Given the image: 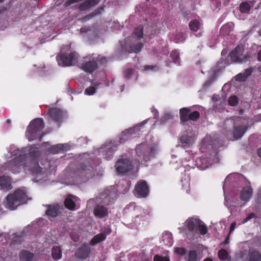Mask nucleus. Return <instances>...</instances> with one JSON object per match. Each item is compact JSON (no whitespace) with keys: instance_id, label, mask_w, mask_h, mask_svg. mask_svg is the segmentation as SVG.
Masks as SVG:
<instances>
[{"instance_id":"6ab92c4d","label":"nucleus","mask_w":261,"mask_h":261,"mask_svg":"<svg viewBox=\"0 0 261 261\" xmlns=\"http://www.w3.org/2000/svg\"><path fill=\"white\" fill-rule=\"evenodd\" d=\"M191 109L188 108H182L179 110V117L180 120V123L182 125H185V123L189 120V116Z\"/></svg>"},{"instance_id":"f257e3e1","label":"nucleus","mask_w":261,"mask_h":261,"mask_svg":"<svg viewBox=\"0 0 261 261\" xmlns=\"http://www.w3.org/2000/svg\"><path fill=\"white\" fill-rule=\"evenodd\" d=\"M13 154L16 157L6 163V169L13 173L19 172L22 168L32 174L41 173L42 168L38 163L41 152L37 145H31L29 148L17 149Z\"/></svg>"},{"instance_id":"774afa93","label":"nucleus","mask_w":261,"mask_h":261,"mask_svg":"<svg viewBox=\"0 0 261 261\" xmlns=\"http://www.w3.org/2000/svg\"><path fill=\"white\" fill-rule=\"evenodd\" d=\"M4 0H0V3H3Z\"/></svg>"},{"instance_id":"aec40b11","label":"nucleus","mask_w":261,"mask_h":261,"mask_svg":"<svg viewBox=\"0 0 261 261\" xmlns=\"http://www.w3.org/2000/svg\"><path fill=\"white\" fill-rule=\"evenodd\" d=\"M100 0H86L80 5L79 9L81 11H86L97 5Z\"/></svg>"},{"instance_id":"39448f33","label":"nucleus","mask_w":261,"mask_h":261,"mask_svg":"<svg viewBox=\"0 0 261 261\" xmlns=\"http://www.w3.org/2000/svg\"><path fill=\"white\" fill-rule=\"evenodd\" d=\"M136 155L145 162L150 160L155 154V148L153 146L143 142L137 145L135 148Z\"/></svg>"},{"instance_id":"9b49d317","label":"nucleus","mask_w":261,"mask_h":261,"mask_svg":"<svg viewBox=\"0 0 261 261\" xmlns=\"http://www.w3.org/2000/svg\"><path fill=\"white\" fill-rule=\"evenodd\" d=\"M164 27L163 22H153L150 24L147 23L145 26L144 35L150 37L156 34H159L161 30Z\"/></svg>"},{"instance_id":"4c0bfd02","label":"nucleus","mask_w":261,"mask_h":261,"mask_svg":"<svg viewBox=\"0 0 261 261\" xmlns=\"http://www.w3.org/2000/svg\"><path fill=\"white\" fill-rule=\"evenodd\" d=\"M65 207L69 210H74L75 206V202L70 198H66L64 201Z\"/></svg>"},{"instance_id":"6e6d98bb","label":"nucleus","mask_w":261,"mask_h":261,"mask_svg":"<svg viewBox=\"0 0 261 261\" xmlns=\"http://www.w3.org/2000/svg\"><path fill=\"white\" fill-rule=\"evenodd\" d=\"M257 59L258 61H261V49L257 54Z\"/></svg>"},{"instance_id":"de8ad7c7","label":"nucleus","mask_w":261,"mask_h":261,"mask_svg":"<svg viewBox=\"0 0 261 261\" xmlns=\"http://www.w3.org/2000/svg\"><path fill=\"white\" fill-rule=\"evenodd\" d=\"M253 71H254V68L250 67V68L245 69L244 70V72L243 73L245 75L244 76H245L247 79L249 76H250L251 75V74L253 72Z\"/></svg>"},{"instance_id":"393cba45","label":"nucleus","mask_w":261,"mask_h":261,"mask_svg":"<svg viewBox=\"0 0 261 261\" xmlns=\"http://www.w3.org/2000/svg\"><path fill=\"white\" fill-rule=\"evenodd\" d=\"M233 24L232 22L227 23L224 24L220 29V34L223 36L228 35L233 31Z\"/></svg>"},{"instance_id":"3c124183","label":"nucleus","mask_w":261,"mask_h":261,"mask_svg":"<svg viewBox=\"0 0 261 261\" xmlns=\"http://www.w3.org/2000/svg\"><path fill=\"white\" fill-rule=\"evenodd\" d=\"M244 76L245 75H244L243 73H239L236 76V80L238 81H240V82H244V81H246V80L247 79V78Z\"/></svg>"},{"instance_id":"412c9836","label":"nucleus","mask_w":261,"mask_h":261,"mask_svg":"<svg viewBox=\"0 0 261 261\" xmlns=\"http://www.w3.org/2000/svg\"><path fill=\"white\" fill-rule=\"evenodd\" d=\"M252 189L247 186L243 188L240 193V198L243 201H248L252 195Z\"/></svg>"},{"instance_id":"864d4df0","label":"nucleus","mask_w":261,"mask_h":261,"mask_svg":"<svg viewBox=\"0 0 261 261\" xmlns=\"http://www.w3.org/2000/svg\"><path fill=\"white\" fill-rule=\"evenodd\" d=\"M236 222H233L231 224H230V229H229V234H230L233 230L234 229H235L236 228Z\"/></svg>"},{"instance_id":"5fc2aeb1","label":"nucleus","mask_w":261,"mask_h":261,"mask_svg":"<svg viewBox=\"0 0 261 261\" xmlns=\"http://www.w3.org/2000/svg\"><path fill=\"white\" fill-rule=\"evenodd\" d=\"M255 217V214L253 213H249L247 217L245 218L246 220L248 221L249 220Z\"/></svg>"},{"instance_id":"338daca9","label":"nucleus","mask_w":261,"mask_h":261,"mask_svg":"<svg viewBox=\"0 0 261 261\" xmlns=\"http://www.w3.org/2000/svg\"><path fill=\"white\" fill-rule=\"evenodd\" d=\"M259 201H260V200H259V196H258L257 202L259 203Z\"/></svg>"},{"instance_id":"2f4dec72","label":"nucleus","mask_w":261,"mask_h":261,"mask_svg":"<svg viewBox=\"0 0 261 261\" xmlns=\"http://www.w3.org/2000/svg\"><path fill=\"white\" fill-rule=\"evenodd\" d=\"M201 26V24L197 19L192 20L189 23L190 29L195 32L198 31L200 29Z\"/></svg>"},{"instance_id":"49530a36","label":"nucleus","mask_w":261,"mask_h":261,"mask_svg":"<svg viewBox=\"0 0 261 261\" xmlns=\"http://www.w3.org/2000/svg\"><path fill=\"white\" fill-rule=\"evenodd\" d=\"M153 261H170V260L169 257L162 256L157 254L154 256Z\"/></svg>"},{"instance_id":"7ed1b4c3","label":"nucleus","mask_w":261,"mask_h":261,"mask_svg":"<svg viewBox=\"0 0 261 261\" xmlns=\"http://www.w3.org/2000/svg\"><path fill=\"white\" fill-rule=\"evenodd\" d=\"M27 195L22 190L17 189L12 194H9L5 201V206L10 210H14L18 206L27 202Z\"/></svg>"},{"instance_id":"603ef678","label":"nucleus","mask_w":261,"mask_h":261,"mask_svg":"<svg viewBox=\"0 0 261 261\" xmlns=\"http://www.w3.org/2000/svg\"><path fill=\"white\" fill-rule=\"evenodd\" d=\"M171 118L172 116L170 114H165L161 119V122H165L166 121Z\"/></svg>"},{"instance_id":"a18cd8bd","label":"nucleus","mask_w":261,"mask_h":261,"mask_svg":"<svg viewBox=\"0 0 261 261\" xmlns=\"http://www.w3.org/2000/svg\"><path fill=\"white\" fill-rule=\"evenodd\" d=\"M238 98L236 96H231L228 100V105L232 107H235L238 104Z\"/></svg>"},{"instance_id":"13d9d810","label":"nucleus","mask_w":261,"mask_h":261,"mask_svg":"<svg viewBox=\"0 0 261 261\" xmlns=\"http://www.w3.org/2000/svg\"><path fill=\"white\" fill-rule=\"evenodd\" d=\"M152 68V66H149V65H146L144 66L143 69L144 70H148L149 69H151Z\"/></svg>"},{"instance_id":"473e14b6","label":"nucleus","mask_w":261,"mask_h":261,"mask_svg":"<svg viewBox=\"0 0 261 261\" xmlns=\"http://www.w3.org/2000/svg\"><path fill=\"white\" fill-rule=\"evenodd\" d=\"M219 258L221 260L231 261V257L229 255L228 251L224 249H221L218 251V253Z\"/></svg>"},{"instance_id":"09e8293b","label":"nucleus","mask_w":261,"mask_h":261,"mask_svg":"<svg viewBox=\"0 0 261 261\" xmlns=\"http://www.w3.org/2000/svg\"><path fill=\"white\" fill-rule=\"evenodd\" d=\"M133 72V70L132 69H127L124 72V76L127 80L130 79Z\"/></svg>"},{"instance_id":"4468645a","label":"nucleus","mask_w":261,"mask_h":261,"mask_svg":"<svg viewBox=\"0 0 261 261\" xmlns=\"http://www.w3.org/2000/svg\"><path fill=\"white\" fill-rule=\"evenodd\" d=\"M91 252V249L89 245L87 243H83L76 250L74 253L75 256L77 258L86 259L87 258Z\"/></svg>"},{"instance_id":"bb28decb","label":"nucleus","mask_w":261,"mask_h":261,"mask_svg":"<svg viewBox=\"0 0 261 261\" xmlns=\"http://www.w3.org/2000/svg\"><path fill=\"white\" fill-rule=\"evenodd\" d=\"M143 45L141 42H133L129 46V49H127V51L129 53H138L141 51Z\"/></svg>"},{"instance_id":"58836bf2","label":"nucleus","mask_w":261,"mask_h":261,"mask_svg":"<svg viewBox=\"0 0 261 261\" xmlns=\"http://www.w3.org/2000/svg\"><path fill=\"white\" fill-rule=\"evenodd\" d=\"M102 151L105 152V158L107 160H109L112 158L115 152V150L113 149L111 147H108Z\"/></svg>"},{"instance_id":"0eeeda50","label":"nucleus","mask_w":261,"mask_h":261,"mask_svg":"<svg viewBox=\"0 0 261 261\" xmlns=\"http://www.w3.org/2000/svg\"><path fill=\"white\" fill-rule=\"evenodd\" d=\"M199 219L190 218L186 221V226L188 230L191 232H196L197 231L202 235H204L207 232V228L204 224Z\"/></svg>"},{"instance_id":"e433bc0d","label":"nucleus","mask_w":261,"mask_h":261,"mask_svg":"<svg viewBox=\"0 0 261 261\" xmlns=\"http://www.w3.org/2000/svg\"><path fill=\"white\" fill-rule=\"evenodd\" d=\"M144 28L142 25L137 27L133 33V35L138 39L142 38L143 36Z\"/></svg>"},{"instance_id":"a878e982","label":"nucleus","mask_w":261,"mask_h":261,"mask_svg":"<svg viewBox=\"0 0 261 261\" xmlns=\"http://www.w3.org/2000/svg\"><path fill=\"white\" fill-rule=\"evenodd\" d=\"M65 150V146L63 144H58L53 145L48 149V151L52 154H57L62 152Z\"/></svg>"},{"instance_id":"dca6fc26","label":"nucleus","mask_w":261,"mask_h":261,"mask_svg":"<svg viewBox=\"0 0 261 261\" xmlns=\"http://www.w3.org/2000/svg\"><path fill=\"white\" fill-rule=\"evenodd\" d=\"M94 214L97 218H103L108 215V210L103 205H97L94 210Z\"/></svg>"},{"instance_id":"a211bd4d","label":"nucleus","mask_w":261,"mask_h":261,"mask_svg":"<svg viewBox=\"0 0 261 261\" xmlns=\"http://www.w3.org/2000/svg\"><path fill=\"white\" fill-rule=\"evenodd\" d=\"M0 187L3 190L8 191L12 189L11 183V178L9 176L0 177Z\"/></svg>"},{"instance_id":"f8f14e48","label":"nucleus","mask_w":261,"mask_h":261,"mask_svg":"<svg viewBox=\"0 0 261 261\" xmlns=\"http://www.w3.org/2000/svg\"><path fill=\"white\" fill-rule=\"evenodd\" d=\"M78 175L82 178H89L93 175V168L90 164L81 163L79 169Z\"/></svg>"},{"instance_id":"f03ea898","label":"nucleus","mask_w":261,"mask_h":261,"mask_svg":"<svg viewBox=\"0 0 261 261\" xmlns=\"http://www.w3.org/2000/svg\"><path fill=\"white\" fill-rule=\"evenodd\" d=\"M44 128L43 120L42 118H37L31 121L27 127L25 135L30 141H34L38 139L41 141L44 133L43 130Z\"/></svg>"},{"instance_id":"2eb2a0df","label":"nucleus","mask_w":261,"mask_h":261,"mask_svg":"<svg viewBox=\"0 0 261 261\" xmlns=\"http://www.w3.org/2000/svg\"><path fill=\"white\" fill-rule=\"evenodd\" d=\"M98 67L97 62L94 60L83 62L80 66V68L88 73H92L96 71Z\"/></svg>"},{"instance_id":"72a5a7b5","label":"nucleus","mask_w":261,"mask_h":261,"mask_svg":"<svg viewBox=\"0 0 261 261\" xmlns=\"http://www.w3.org/2000/svg\"><path fill=\"white\" fill-rule=\"evenodd\" d=\"M239 9L242 13L249 14L251 9V6L248 2H243L240 4Z\"/></svg>"},{"instance_id":"79ce46f5","label":"nucleus","mask_w":261,"mask_h":261,"mask_svg":"<svg viewBox=\"0 0 261 261\" xmlns=\"http://www.w3.org/2000/svg\"><path fill=\"white\" fill-rule=\"evenodd\" d=\"M200 117V113L197 111L190 112V115L189 116V120L192 121H197Z\"/></svg>"},{"instance_id":"4be33fe9","label":"nucleus","mask_w":261,"mask_h":261,"mask_svg":"<svg viewBox=\"0 0 261 261\" xmlns=\"http://www.w3.org/2000/svg\"><path fill=\"white\" fill-rule=\"evenodd\" d=\"M34 256V253L25 250L21 251L19 254V257L21 261H32Z\"/></svg>"},{"instance_id":"a19ab883","label":"nucleus","mask_w":261,"mask_h":261,"mask_svg":"<svg viewBox=\"0 0 261 261\" xmlns=\"http://www.w3.org/2000/svg\"><path fill=\"white\" fill-rule=\"evenodd\" d=\"M102 10H103V9L101 8H98V9L95 10L94 11H93L91 13L89 14L88 15H86L85 18V20H89L91 18L96 16L100 15Z\"/></svg>"},{"instance_id":"6e6552de","label":"nucleus","mask_w":261,"mask_h":261,"mask_svg":"<svg viewBox=\"0 0 261 261\" xmlns=\"http://www.w3.org/2000/svg\"><path fill=\"white\" fill-rule=\"evenodd\" d=\"M99 198L102 203L109 205L114 203L117 198V194L114 186H110L102 190L99 194Z\"/></svg>"},{"instance_id":"7c9ffc66","label":"nucleus","mask_w":261,"mask_h":261,"mask_svg":"<svg viewBox=\"0 0 261 261\" xmlns=\"http://www.w3.org/2000/svg\"><path fill=\"white\" fill-rule=\"evenodd\" d=\"M45 213L49 217L55 218L58 215V208L57 206L49 205Z\"/></svg>"},{"instance_id":"f704fd0d","label":"nucleus","mask_w":261,"mask_h":261,"mask_svg":"<svg viewBox=\"0 0 261 261\" xmlns=\"http://www.w3.org/2000/svg\"><path fill=\"white\" fill-rule=\"evenodd\" d=\"M93 86H90L86 88L85 91V94L87 95H92L95 93L96 90L99 85V83H93Z\"/></svg>"},{"instance_id":"20e7f679","label":"nucleus","mask_w":261,"mask_h":261,"mask_svg":"<svg viewBox=\"0 0 261 261\" xmlns=\"http://www.w3.org/2000/svg\"><path fill=\"white\" fill-rule=\"evenodd\" d=\"M139 165V162L137 160H130L127 158H123L122 156L117 160L115 167L117 172L122 174L131 171L136 165L138 166Z\"/></svg>"},{"instance_id":"c9c22d12","label":"nucleus","mask_w":261,"mask_h":261,"mask_svg":"<svg viewBox=\"0 0 261 261\" xmlns=\"http://www.w3.org/2000/svg\"><path fill=\"white\" fill-rule=\"evenodd\" d=\"M180 142L182 147H188L191 143V138L187 135L182 136L180 138Z\"/></svg>"},{"instance_id":"c85d7f7f","label":"nucleus","mask_w":261,"mask_h":261,"mask_svg":"<svg viewBox=\"0 0 261 261\" xmlns=\"http://www.w3.org/2000/svg\"><path fill=\"white\" fill-rule=\"evenodd\" d=\"M51 255L54 260H58L62 258V250L59 246H54L51 249Z\"/></svg>"},{"instance_id":"b1692460","label":"nucleus","mask_w":261,"mask_h":261,"mask_svg":"<svg viewBox=\"0 0 261 261\" xmlns=\"http://www.w3.org/2000/svg\"><path fill=\"white\" fill-rule=\"evenodd\" d=\"M111 232V230H109L107 234H104L103 233H100L96 236H95L93 239L91 240L90 242V244L91 245H95L104 240H105L106 238V236L109 234Z\"/></svg>"},{"instance_id":"5701e85b","label":"nucleus","mask_w":261,"mask_h":261,"mask_svg":"<svg viewBox=\"0 0 261 261\" xmlns=\"http://www.w3.org/2000/svg\"><path fill=\"white\" fill-rule=\"evenodd\" d=\"M247 261H261V253L257 250H250Z\"/></svg>"},{"instance_id":"e2e57ef3","label":"nucleus","mask_w":261,"mask_h":261,"mask_svg":"<svg viewBox=\"0 0 261 261\" xmlns=\"http://www.w3.org/2000/svg\"><path fill=\"white\" fill-rule=\"evenodd\" d=\"M6 122L7 124H9L11 123V120L10 119H8L7 120Z\"/></svg>"},{"instance_id":"ddd939ff","label":"nucleus","mask_w":261,"mask_h":261,"mask_svg":"<svg viewBox=\"0 0 261 261\" xmlns=\"http://www.w3.org/2000/svg\"><path fill=\"white\" fill-rule=\"evenodd\" d=\"M46 115L56 122H61L64 118V112L57 108H50L47 110Z\"/></svg>"},{"instance_id":"c03bdc74","label":"nucleus","mask_w":261,"mask_h":261,"mask_svg":"<svg viewBox=\"0 0 261 261\" xmlns=\"http://www.w3.org/2000/svg\"><path fill=\"white\" fill-rule=\"evenodd\" d=\"M188 261H197V253L195 250L190 251L188 253Z\"/></svg>"},{"instance_id":"8fccbe9b","label":"nucleus","mask_w":261,"mask_h":261,"mask_svg":"<svg viewBox=\"0 0 261 261\" xmlns=\"http://www.w3.org/2000/svg\"><path fill=\"white\" fill-rule=\"evenodd\" d=\"M175 252L176 254L182 256L186 254V251L185 248H181V247H179V248H176Z\"/></svg>"},{"instance_id":"0e129e2a","label":"nucleus","mask_w":261,"mask_h":261,"mask_svg":"<svg viewBox=\"0 0 261 261\" xmlns=\"http://www.w3.org/2000/svg\"><path fill=\"white\" fill-rule=\"evenodd\" d=\"M258 70L261 73V65L258 67Z\"/></svg>"},{"instance_id":"423d86ee","label":"nucleus","mask_w":261,"mask_h":261,"mask_svg":"<svg viewBox=\"0 0 261 261\" xmlns=\"http://www.w3.org/2000/svg\"><path fill=\"white\" fill-rule=\"evenodd\" d=\"M79 55L75 51L68 53H60L56 58L59 65L63 66H70L74 65L79 58Z\"/></svg>"},{"instance_id":"bf43d9fd","label":"nucleus","mask_w":261,"mask_h":261,"mask_svg":"<svg viewBox=\"0 0 261 261\" xmlns=\"http://www.w3.org/2000/svg\"><path fill=\"white\" fill-rule=\"evenodd\" d=\"M229 235H230V234L229 233L228 235L225 238V240L224 241V243L225 244H228L229 243Z\"/></svg>"},{"instance_id":"9d476101","label":"nucleus","mask_w":261,"mask_h":261,"mask_svg":"<svg viewBox=\"0 0 261 261\" xmlns=\"http://www.w3.org/2000/svg\"><path fill=\"white\" fill-rule=\"evenodd\" d=\"M135 195L138 198H145L149 193L147 182L144 180H139L135 187Z\"/></svg>"},{"instance_id":"37998d69","label":"nucleus","mask_w":261,"mask_h":261,"mask_svg":"<svg viewBox=\"0 0 261 261\" xmlns=\"http://www.w3.org/2000/svg\"><path fill=\"white\" fill-rule=\"evenodd\" d=\"M148 216L146 215L145 213H143L140 215H138L135 218V222L136 223H140L141 221H143L147 220Z\"/></svg>"},{"instance_id":"ea45409f","label":"nucleus","mask_w":261,"mask_h":261,"mask_svg":"<svg viewBox=\"0 0 261 261\" xmlns=\"http://www.w3.org/2000/svg\"><path fill=\"white\" fill-rule=\"evenodd\" d=\"M170 57L174 63L179 64V53L177 50H173L170 54Z\"/></svg>"},{"instance_id":"f3484780","label":"nucleus","mask_w":261,"mask_h":261,"mask_svg":"<svg viewBox=\"0 0 261 261\" xmlns=\"http://www.w3.org/2000/svg\"><path fill=\"white\" fill-rule=\"evenodd\" d=\"M248 129V126H237L233 127V137L236 140L240 139L244 134L246 133Z\"/></svg>"},{"instance_id":"4d7b16f0","label":"nucleus","mask_w":261,"mask_h":261,"mask_svg":"<svg viewBox=\"0 0 261 261\" xmlns=\"http://www.w3.org/2000/svg\"><path fill=\"white\" fill-rule=\"evenodd\" d=\"M7 10V9L6 7H0V15L3 14L4 12H5Z\"/></svg>"},{"instance_id":"680f3d73","label":"nucleus","mask_w":261,"mask_h":261,"mask_svg":"<svg viewBox=\"0 0 261 261\" xmlns=\"http://www.w3.org/2000/svg\"><path fill=\"white\" fill-rule=\"evenodd\" d=\"M248 221L246 220V219H244L242 221V224H244V223H246V222H247Z\"/></svg>"},{"instance_id":"1a4fd4ad","label":"nucleus","mask_w":261,"mask_h":261,"mask_svg":"<svg viewBox=\"0 0 261 261\" xmlns=\"http://www.w3.org/2000/svg\"><path fill=\"white\" fill-rule=\"evenodd\" d=\"M243 49L240 46H237L229 54L231 61L236 63H243L249 60L250 56L243 53Z\"/></svg>"},{"instance_id":"cd10ccee","label":"nucleus","mask_w":261,"mask_h":261,"mask_svg":"<svg viewBox=\"0 0 261 261\" xmlns=\"http://www.w3.org/2000/svg\"><path fill=\"white\" fill-rule=\"evenodd\" d=\"M86 58L88 59H93L97 62L98 64H99L100 65L106 64L108 62V59L106 57L100 55L95 57L94 55L92 54L87 56Z\"/></svg>"},{"instance_id":"c756f323","label":"nucleus","mask_w":261,"mask_h":261,"mask_svg":"<svg viewBox=\"0 0 261 261\" xmlns=\"http://www.w3.org/2000/svg\"><path fill=\"white\" fill-rule=\"evenodd\" d=\"M134 131L133 128H129L123 132L121 136L120 137V143H125L129 139V136L133 134Z\"/></svg>"},{"instance_id":"69168bd1","label":"nucleus","mask_w":261,"mask_h":261,"mask_svg":"<svg viewBox=\"0 0 261 261\" xmlns=\"http://www.w3.org/2000/svg\"><path fill=\"white\" fill-rule=\"evenodd\" d=\"M258 35L261 37V29L258 31Z\"/></svg>"},{"instance_id":"052dcab7","label":"nucleus","mask_w":261,"mask_h":261,"mask_svg":"<svg viewBox=\"0 0 261 261\" xmlns=\"http://www.w3.org/2000/svg\"><path fill=\"white\" fill-rule=\"evenodd\" d=\"M204 261H213V260L211 258H206L205 259H204Z\"/></svg>"}]
</instances>
